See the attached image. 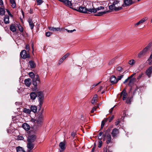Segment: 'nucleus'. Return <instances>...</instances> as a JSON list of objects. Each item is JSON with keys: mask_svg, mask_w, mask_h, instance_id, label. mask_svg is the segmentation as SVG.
Masks as SVG:
<instances>
[{"mask_svg": "<svg viewBox=\"0 0 152 152\" xmlns=\"http://www.w3.org/2000/svg\"><path fill=\"white\" fill-rule=\"evenodd\" d=\"M129 77H128L123 82V83L124 84H126V83H127L128 81H129Z\"/></svg>", "mask_w": 152, "mask_h": 152, "instance_id": "nucleus-56", "label": "nucleus"}, {"mask_svg": "<svg viewBox=\"0 0 152 152\" xmlns=\"http://www.w3.org/2000/svg\"><path fill=\"white\" fill-rule=\"evenodd\" d=\"M37 5H40L43 2L42 0H36Z\"/></svg>", "mask_w": 152, "mask_h": 152, "instance_id": "nucleus-46", "label": "nucleus"}, {"mask_svg": "<svg viewBox=\"0 0 152 152\" xmlns=\"http://www.w3.org/2000/svg\"><path fill=\"white\" fill-rule=\"evenodd\" d=\"M97 101L96 99H95V97H93L91 101V102L92 104H94L95 103H96Z\"/></svg>", "mask_w": 152, "mask_h": 152, "instance_id": "nucleus-41", "label": "nucleus"}, {"mask_svg": "<svg viewBox=\"0 0 152 152\" xmlns=\"http://www.w3.org/2000/svg\"><path fill=\"white\" fill-rule=\"evenodd\" d=\"M34 130L35 131L32 129L29 131V135H28L27 139L28 142H33L36 140L37 138V136L35 135L36 130Z\"/></svg>", "mask_w": 152, "mask_h": 152, "instance_id": "nucleus-2", "label": "nucleus"}, {"mask_svg": "<svg viewBox=\"0 0 152 152\" xmlns=\"http://www.w3.org/2000/svg\"><path fill=\"white\" fill-rule=\"evenodd\" d=\"M18 139L20 140H23L24 139V137L22 136H18Z\"/></svg>", "mask_w": 152, "mask_h": 152, "instance_id": "nucleus-51", "label": "nucleus"}, {"mask_svg": "<svg viewBox=\"0 0 152 152\" xmlns=\"http://www.w3.org/2000/svg\"><path fill=\"white\" fill-rule=\"evenodd\" d=\"M137 91L138 95H139L141 92V89L140 87H138V86H136V88L133 92V95H134L135 94L137 93L136 92Z\"/></svg>", "mask_w": 152, "mask_h": 152, "instance_id": "nucleus-15", "label": "nucleus"}, {"mask_svg": "<svg viewBox=\"0 0 152 152\" xmlns=\"http://www.w3.org/2000/svg\"><path fill=\"white\" fill-rule=\"evenodd\" d=\"M30 110L31 112L32 111L34 113H36L37 110V107L35 105H31L30 107Z\"/></svg>", "mask_w": 152, "mask_h": 152, "instance_id": "nucleus-27", "label": "nucleus"}, {"mask_svg": "<svg viewBox=\"0 0 152 152\" xmlns=\"http://www.w3.org/2000/svg\"><path fill=\"white\" fill-rule=\"evenodd\" d=\"M9 16L8 15H5L4 18V21L6 24H8L10 23L9 22Z\"/></svg>", "mask_w": 152, "mask_h": 152, "instance_id": "nucleus-28", "label": "nucleus"}, {"mask_svg": "<svg viewBox=\"0 0 152 152\" xmlns=\"http://www.w3.org/2000/svg\"><path fill=\"white\" fill-rule=\"evenodd\" d=\"M119 133V130L116 128L113 129L111 132V134L113 137H116Z\"/></svg>", "mask_w": 152, "mask_h": 152, "instance_id": "nucleus-9", "label": "nucleus"}, {"mask_svg": "<svg viewBox=\"0 0 152 152\" xmlns=\"http://www.w3.org/2000/svg\"><path fill=\"white\" fill-rule=\"evenodd\" d=\"M71 8L80 12L84 13H88V12H90L89 10L91 9V8L87 9L85 7L83 6H80L79 7H77V8H76L75 7L72 6L71 7Z\"/></svg>", "mask_w": 152, "mask_h": 152, "instance_id": "nucleus-3", "label": "nucleus"}, {"mask_svg": "<svg viewBox=\"0 0 152 152\" xmlns=\"http://www.w3.org/2000/svg\"><path fill=\"white\" fill-rule=\"evenodd\" d=\"M145 73L149 77H151L152 74V66H150L145 71Z\"/></svg>", "mask_w": 152, "mask_h": 152, "instance_id": "nucleus-13", "label": "nucleus"}, {"mask_svg": "<svg viewBox=\"0 0 152 152\" xmlns=\"http://www.w3.org/2000/svg\"><path fill=\"white\" fill-rule=\"evenodd\" d=\"M17 26L15 24H12L10 26V30L12 32H15L16 31Z\"/></svg>", "mask_w": 152, "mask_h": 152, "instance_id": "nucleus-16", "label": "nucleus"}, {"mask_svg": "<svg viewBox=\"0 0 152 152\" xmlns=\"http://www.w3.org/2000/svg\"><path fill=\"white\" fill-rule=\"evenodd\" d=\"M22 127L26 130L28 131L30 129V127L29 125L26 123L23 124L22 125Z\"/></svg>", "mask_w": 152, "mask_h": 152, "instance_id": "nucleus-21", "label": "nucleus"}, {"mask_svg": "<svg viewBox=\"0 0 152 152\" xmlns=\"http://www.w3.org/2000/svg\"><path fill=\"white\" fill-rule=\"evenodd\" d=\"M29 64L30 65L31 68H34L36 66L35 63L32 60H31L29 61Z\"/></svg>", "mask_w": 152, "mask_h": 152, "instance_id": "nucleus-30", "label": "nucleus"}, {"mask_svg": "<svg viewBox=\"0 0 152 152\" xmlns=\"http://www.w3.org/2000/svg\"><path fill=\"white\" fill-rule=\"evenodd\" d=\"M5 10L4 8H0V15L3 16L5 14Z\"/></svg>", "mask_w": 152, "mask_h": 152, "instance_id": "nucleus-35", "label": "nucleus"}, {"mask_svg": "<svg viewBox=\"0 0 152 152\" xmlns=\"http://www.w3.org/2000/svg\"><path fill=\"white\" fill-rule=\"evenodd\" d=\"M148 19V18L146 17H145L144 18L140 20L139 21L141 24L145 22Z\"/></svg>", "mask_w": 152, "mask_h": 152, "instance_id": "nucleus-38", "label": "nucleus"}, {"mask_svg": "<svg viewBox=\"0 0 152 152\" xmlns=\"http://www.w3.org/2000/svg\"><path fill=\"white\" fill-rule=\"evenodd\" d=\"M17 152H25L22 147L20 146H18L16 148Z\"/></svg>", "mask_w": 152, "mask_h": 152, "instance_id": "nucleus-33", "label": "nucleus"}, {"mask_svg": "<svg viewBox=\"0 0 152 152\" xmlns=\"http://www.w3.org/2000/svg\"><path fill=\"white\" fill-rule=\"evenodd\" d=\"M152 46V42H151L144 48H146V50H147V51L148 50V49L150 47H151V46Z\"/></svg>", "mask_w": 152, "mask_h": 152, "instance_id": "nucleus-40", "label": "nucleus"}, {"mask_svg": "<svg viewBox=\"0 0 152 152\" xmlns=\"http://www.w3.org/2000/svg\"><path fill=\"white\" fill-rule=\"evenodd\" d=\"M128 94L126 92V89L125 88L124 90L121 92L120 94V98H121L122 96H123L122 99L123 100H126V98L127 97Z\"/></svg>", "mask_w": 152, "mask_h": 152, "instance_id": "nucleus-8", "label": "nucleus"}, {"mask_svg": "<svg viewBox=\"0 0 152 152\" xmlns=\"http://www.w3.org/2000/svg\"><path fill=\"white\" fill-rule=\"evenodd\" d=\"M28 21L29 23L31 29H32L34 28V25L32 20L30 18H29L28 20Z\"/></svg>", "mask_w": 152, "mask_h": 152, "instance_id": "nucleus-24", "label": "nucleus"}, {"mask_svg": "<svg viewBox=\"0 0 152 152\" xmlns=\"http://www.w3.org/2000/svg\"><path fill=\"white\" fill-rule=\"evenodd\" d=\"M37 97L38 99L39 102L40 108L39 109V111L42 106L43 103V100L44 98V95L42 91H38L37 92Z\"/></svg>", "mask_w": 152, "mask_h": 152, "instance_id": "nucleus-4", "label": "nucleus"}, {"mask_svg": "<svg viewBox=\"0 0 152 152\" xmlns=\"http://www.w3.org/2000/svg\"><path fill=\"white\" fill-rule=\"evenodd\" d=\"M52 34V32H47L45 33L46 36L47 37H50L51 34Z\"/></svg>", "mask_w": 152, "mask_h": 152, "instance_id": "nucleus-47", "label": "nucleus"}, {"mask_svg": "<svg viewBox=\"0 0 152 152\" xmlns=\"http://www.w3.org/2000/svg\"><path fill=\"white\" fill-rule=\"evenodd\" d=\"M103 132H101L99 134L98 136L99 137L103 135Z\"/></svg>", "mask_w": 152, "mask_h": 152, "instance_id": "nucleus-63", "label": "nucleus"}, {"mask_svg": "<svg viewBox=\"0 0 152 152\" xmlns=\"http://www.w3.org/2000/svg\"><path fill=\"white\" fill-rule=\"evenodd\" d=\"M16 25L20 31L21 33L23 32V29L21 26L20 24L19 25L16 24Z\"/></svg>", "mask_w": 152, "mask_h": 152, "instance_id": "nucleus-36", "label": "nucleus"}, {"mask_svg": "<svg viewBox=\"0 0 152 152\" xmlns=\"http://www.w3.org/2000/svg\"><path fill=\"white\" fill-rule=\"evenodd\" d=\"M124 4L127 6H130L134 3L132 0H124Z\"/></svg>", "mask_w": 152, "mask_h": 152, "instance_id": "nucleus-22", "label": "nucleus"}, {"mask_svg": "<svg viewBox=\"0 0 152 152\" xmlns=\"http://www.w3.org/2000/svg\"><path fill=\"white\" fill-rule=\"evenodd\" d=\"M43 109L42 110L40 113L38 115L37 119H35L34 122L37 123V126L39 127L41 126L43 120V115L42 114Z\"/></svg>", "mask_w": 152, "mask_h": 152, "instance_id": "nucleus-5", "label": "nucleus"}, {"mask_svg": "<svg viewBox=\"0 0 152 152\" xmlns=\"http://www.w3.org/2000/svg\"><path fill=\"white\" fill-rule=\"evenodd\" d=\"M20 55L21 57L23 59L29 58L30 57L29 54H28L25 50H23L21 51L20 53Z\"/></svg>", "mask_w": 152, "mask_h": 152, "instance_id": "nucleus-7", "label": "nucleus"}, {"mask_svg": "<svg viewBox=\"0 0 152 152\" xmlns=\"http://www.w3.org/2000/svg\"><path fill=\"white\" fill-rule=\"evenodd\" d=\"M70 55V53H66L65 55L62 58H64V60L67 57H68V56Z\"/></svg>", "mask_w": 152, "mask_h": 152, "instance_id": "nucleus-44", "label": "nucleus"}, {"mask_svg": "<svg viewBox=\"0 0 152 152\" xmlns=\"http://www.w3.org/2000/svg\"><path fill=\"white\" fill-rule=\"evenodd\" d=\"M10 2L12 4V7L13 8H15L16 6L15 0H10Z\"/></svg>", "mask_w": 152, "mask_h": 152, "instance_id": "nucleus-32", "label": "nucleus"}, {"mask_svg": "<svg viewBox=\"0 0 152 152\" xmlns=\"http://www.w3.org/2000/svg\"><path fill=\"white\" fill-rule=\"evenodd\" d=\"M116 78L115 76L113 75L110 78V81L112 84H116L117 83L116 82Z\"/></svg>", "mask_w": 152, "mask_h": 152, "instance_id": "nucleus-17", "label": "nucleus"}, {"mask_svg": "<svg viewBox=\"0 0 152 152\" xmlns=\"http://www.w3.org/2000/svg\"><path fill=\"white\" fill-rule=\"evenodd\" d=\"M29 76L32 79V84L34 86L32 90L33 91H36L38 87L40 86L41 81L39 75H35L32 72L29 73Z\"/></svg>", "mask_w": 152, "mask_h": 152, "instance_id": "nucleus-1", "label": "nucleus"}, {"mask_svg": "<svg viewBox=\"0 0 152 152\" xmlns=\"http://www.w3.org/2000/svg\"><path fill=\"white\" fill-rule=\"evenodd\" d=\"M76 134V132H73L71 133V135L72 137H73V138L75 137V135Z\"/></svg>", "mask_w": 152, "mask_h": 152, "instance_id": "nucleus-52", "label": "nucleus"}, {"mask_svg": "<svg viewBox=\"0 0 152 152\" xmlns=\"http://www.w3.org/2000/svg\"><path fill=\"white\" fill-rule=\"evenodd\" d=\"M104 9V7L100 6L96 8H95L94 7L92 8H91V9L89 10V11L91 13H96L97 11H99L101 10H103Z\"/></svg>", "mask_w": 152, "mask_h": 152, "instance_id": "nucleus-11", "label": "nucleus"}, {"mask_svg": "<svg viewBox=\"0 0 152 152\" xmlns=\"http://www.w3.org/2000/svg\"><path fill=\"white\" fill-rule=\"evenodd\" d=\"M146 50V48H144L142 51H141L138 54V57L141 58L142 56L144 55L145 54V53L147 52Z\"/></svg>", "mask_w": 152, "mask_h": 152, "instance_id": "nucleus-25", "label": "nucleus"}, {"mask_svg": "<svg viewBox=\"0 0 152 152\" xmlns=\"http://www.w3.org/2000/svg\"><path fill=\"white\" fill-rule=\"evenodd\" d=\"M64 60V58H63L62 57L59 60L58 64L59 65H60L61 63H62L63 62Z\"/></svg>", "mask_w": 152, "mask_h": 152, "instance_id": "nucleus-50", "label": "nucleus"}, {"mask_svg": "<svg viewBox=\"0 0 152 152\" xmlns=\"http://www.w3.org/2000/svg\"><path fill=\"white\" fill-rule=\"evenodd\" d=\"M27 147L29 150L28 152H30L31 151L34 147V144L33 142H28L27 143Z\"/></svg>", "mask_w": 152, "mask_h": 152, "instance_id": "nucleus-14", "label": "nucleus"}, {"mask_svg": "<svg viewBox=\"0 0 152 152\" xmlns=\"http://www.w3.org/2000/svg\"><path fill=\"white\" fill-rule=\"evenodd\" d=\"M119 2V1H114L113 3V4H114V5L115 6V5L116 4H117Z\"/></svg>", "mask_w": 152, "mask_h": 152, "instance_id": "nucleus-58", "label": "nucleus"}, {"mask_svg": "<svg viewBox=\"0 0 152 152\" xmlns=\"http://www.w3.org/2000/svg\"><path fill=\"white\" fill-rule=\"evenodd\" d=\"M59 146L62 151L64 150L66 148L65 142H60L59 144Z\"/></svg>", "mask_w": 152, "mask_h": 152, "instance_id": "nucleus-26", "label": "nucleus"}, {"mask_svg": "<svg viewBox=\"0 0 152 152\" xmlns=\"http://www.w3.org/2000/svg\"><path fill=\"white\" fill-rule=\"evenodd\" d=\"M136 73H134L132 75L130 76L129 77V78L130 79H132V78L136 74Z\"/></svg>", "mask_w": 152, "mask_h": 152, "instance_id": "nucleus-60", "label": "nucleus"}, {"mask_svg": "<svg viewBox=\"0 0 152 152\" xmlns=\"http://www.w3.org/2000/svg\"><path fill=\"white\" fill-rule=\"evenodd\" d=\"M37 92H32L30 93V98L32 100H34L37 97Z\"/></svg>", "mask_w": 152, "mask_h": 152, "instance_id": "nucleus-29", "label": "nucleus"}, {"mask_svg": "<svg viewBox=\"0 0 152 152\" xmlns=\"http://www.w3.org/2000/svg\"><path fill=\"white\" fill-rule=\"evenodd\" d=\"M66 30L67 31V32L69 33H72L74 31H75L76 30L75 29H74L73 30H68V29H66Z\"/></svg>", "mask_w": 152, "mask_h": 152, "instance_id": "nucleus-55", "label": "nucleus"}, {"mask_svg": "<svg viewBox=\"0 0 152 152\" xmlns=\"http://www.w3.org/2000/svg\"><path fill=\"white\" fill-rule=\"evenodd\" d=\"M102 141L101 140H99V144L98 145V147L99 148H101L102 146Z\"/></svg>", "mask_w": 152, "mask_h": 152, "instance_id": "nucleus-49", "label": "nucleus"}, {"mask_svg": "<svg viewBox=\"0 0 152 152\" xmlns=\"http://www.w3.org/2000/svg\"><path fill=\"white\" fill-rule=\"evenodd\" d=\"M114 115H113L111 117H110L109 119V122H111L112 120L114 119Z\"/></svg>", "mask_w": 152, "mask_h": 152, "instance_id": "nucleus-54", "label": "nucleus"}, {"mask_svg": "<svg viewBox=\"0 0 152 152\" xmlns=\"http://www.w3.org/2000/svg\"><path fill=\"white\" fill-rule=\"evenodd\" d=\"M25 49L28 50V51L30 50L29 46L28 45H26V46Z\"/></svg>", "mask_w": 152, "mask_h": 152, "instance_id": "nucleus-53", "label": "nucleus"}, {"mask_svg": "<svg viewBox=\"0 0 152 152\" xmlns=\"http://www.w3.org/2000/svg\"><path fill=\"white\" fill-rule=\"evenodd\" d=\"M115 105L113 107L111 108V109L109 111V112L111 114L112 113V112L114 108L115 107Z\"/></svg>", "mask_w": 152, "mask_h": 152, "instance_id": "nucleus-57", "label": "nucleus"}, {"mask_svg": "<svg viewBox=\"0 0 152 152\" xmlns=\"http://www.w3.org/2000/svg\"><path fill=\"white\" fill-rule=\"evenodd\" d=\"M149 61V62L148 63V64L149 65H151L152 64V59H151V61Z\"/></svg>", "mask_w": 152, "mask_h": 152, "instance_id": "nucleus-64", "label": "nucleus"}, {"mask_svg": "<svg viewBox=\"0 0 152 152\" xmlns=\"http://www.w3.org/2000/svg\"><path fill=\"white\" fill-rule=\"evenodd\" d=\"M135 80L136 78L135 77H133L132 79H129V83L128 84V86L131 87L129 90V92H130L132 89V86L133 85Z\"/></svg>", "mask_w": 152, "mask_h": 152, "instance_id": "nucleus-12", "label": "nucleus"}, {"mask_svg": "<svg viewBox=\"0 0 152 152\" xmlns=\"http://www.w3.org/2000/svg\"><path fill=\"white\" fill-rule=\"evenodd\" d=\"M128 63L130 65H133L135 63V61L134 59H131L129 61Z\"/></svg>", "mask_w": 152, "mask_h": 152, "instance_id": "nucleus-37", "label": "nucleus"}, {"mask_svg": "<svg viewBox=\"0 0 152 152\" xmlns=\"http://www.w3.org/2000/svg\"><path fill=\"white\" fill-rule=\"evenodd\" d=\"M134 95H132L131 96H128L125 102L127 104H131Z\"/></svg>", "mask_w": 152, "mask_h": 152, "instance_id": "nucleus-20", "label": "nucleus"}, {"mask_svg": "<svg viewBox=\"0 0 152 152\" xmlns=\"http://www.w3.org/2000/svg\"><path fill=\"white\" fill-rule=\"evenodd\" d=\"M115 7V6L114 5V4H112L109 6V8L110 9L109 10L107 11H105L103 12H98V14H94V15L95 16H100L106 13L110 12L114 10Z\"/></svg>", "mask_w": 152, "mask_h": 152, "instance_id": "nucleus-6", "label": "nucleus"}, {"mask_svg": "<svg viewBox=\"0 0 152 152\" xmlns=\"http://www.w3.org/2000/svg\"><path fill=\"white\" fill-rule=\"evenodd\" d=\"M24 83L25 84L26 86L29 87L31 83V79L30 78L26 79L25 80Z\"/></svg>", "mask_w": 152, "mask_h": 152, "instance_id": "nucleus-19", "label": "nucleus"}, {"mask_svg": "<svg viewBox=\"0 0 152 152\" xmlns=\"http://www.w3.org/2000/svg\"><path fill=\"white\" fill-rule=\"evenodd\" d=\"M116 70L120 72H122L123 69L121 67L119 66L117 68Z\"/></svg>", "mask_w": 152, "mask_h": 152, "instance_id": "nucleus-43", "label": "nucleus"}, {"mask_svg": "<svg viewBox=\"0 0 152 152\" xmlns=\"http://www.w3.org/2000/svg\"><path fill=\"white\" fill-rule=\"evenodd\" d=\"M23 112L26 113L30 114L31 112V110L29 109H28L26 108H24L23 109Z\"/></svg>", "mask_w": 152, "mask_h": 152, "instance_id": "nucleus-34", "label": "nucleus"}, {"mask_svg": "<svg viewBox=\"0 0 152 152\" xmlns=\"http://www.w3.org/2000/svg\"><path fill=\"white\" fill-rule=\"evenodd\" d=\"M61 2H63L65 5L67 6V7H69L71 8V7L74 6L72 5V4L71 2L68 0H62Z\"/></svg>", "mask_w": 152, "mask_h": 152, "instance_id": "nucleus-10", "label": "nucleus"}, {"mask_svg": "<svg viewBox=\"0 0 152 152\" xmlns=\"http://www.w3.org/2000/svg\"><path fill=\"white\" fill-rule=\"evenodd\" d=\"M111 135L110 134H107L106 142L107 144H109L111 142Z\"/></svg>", "mask_w": 152, "mask_h": 152, "instance_id": "nucleus-31", "label": "nucleus"}, {"mask_svg": "<svg viewBox=\"0 0 152 152\" xmlns=\"http://www.w3.org/2000/svg\"><path fill=\"white\" fill-rule=\"evenodd\" d=\"M110 128H108L107 129L106 131V132H105L106 134H109V132H110Z\"/></svg>", "mask_w": 152, "mask_h": 152, "instance_id": "nucleus-59", "label": "nucleus"}, {"mask_svg": "<svg viewBox=\"0 0 152 152\" xmlns=\"http://www.w3.org/2000/svg\"><path fill=\"white\" fill-rule=\"evenodd\" d=\"M98 107H94L93 108V109H92V110H91V113H93L94 111L96 110V109Z\"/></svg>", "mask_w": 152, "mask_h": 152, "instance_id": "nucleus-48", "label": "nucleus"}, {"mask_svg": "<svg viewBox=\"0 0 152 152\" xmlns=\"http://www.w3.org/2000/svg\"><path fill=\"white\" fill-rule=\"evenodd\" d=\"M124 75H122L121 76H118L117 77V78L116 79V82L117 83L119 80H120L123 77Z\"/></svg>", "mask_w": 152, "mask_h": 152, "instance_id": "nucleus-39", "label": "nucleus"}, {"mask_svg": "<svg viewBox=\"0 0 152 152\" xmlns=\"http://www.w3.org/2000/svg\"><path fill=\"white\" fill-rule=\"evenodd\" d=\"M122 7H115V11L117 12L119 10H120L122 9Z\"/></svg>", "mask_w": 152, "mask_h": 152, "instance_id": "nucleus-42", "label": "nucleus"}, {"mask_svg": "<svg viewBox=\"0 0 152 152\" xmlns=\"http://www.w3.org/2000/svg\"><path fill=\"white\" fill-rule=\"evenodd\" d=\"M48 29L51 31H58L62 30V28H54L51 27H48Z\"/></svg>", "mask_w": 152, "mask_h": 152, "instance_id": "nucleus-18", "label": "nucleus"}, {"mask_svg": "<svg viewBox=\"0 0 152 152\" xmlns=\"http://www.w3.org/2000/svg\"><path fill=\"white\" fill-rule=\"evenodd\" d=\"M152 59V53L151 55L149 58H148L147 61H151V59Z\"/></svg>", "mask_w": 152, "mask_h": 152, "instance_id": "nucleus-62", "label": "nucleus"}, {"mask_svg": "<svg viewBox=\"0 0 152 152\" xmlns=\"http://www.w3.org/2000/svg\"><path fill=\"white\" fill-rule=\"evenodd\" d=\"M142 75L143 73H142L140 75H139L137 79H140L142 76Z\"/></svg>", "mask_w": 152, "mask_h": 152, "instance_id": "nucleus-61", "label": "nucleus"}, {"mask_svg": "<svg viewBox=\"0 0 152 152\" xmlns=\"http://www.w3.org/2000/svg\"><path fill=\"white\" fill-rule=\"evenodd\" d=\"M110 118H104L103 120L102 121L101 123V127L100 129L99 130L100 131L103 128L105 122L107 121L108 119Z\"/></svg>", "mask_w": 152, "mask_h": 152, "instance_id": "nucleus-23", "label": "nucleus"}, {"mask_svg": "<svg viewBox=\"0 0 152 152\" xmlns=\"http://www.w3.org/2000/svg\"><path fill=\"white\" fill-rule=\"evenodd\" d=\"M116 59V58H115L113 59H112L109 62V64L111 65L113 64L115 62V59Z\"/></svg>", "mask_w": 152, "mask_h": 152, "instance_id": "nucleus-45", "label": "nucleus"}]
</instances>
